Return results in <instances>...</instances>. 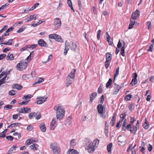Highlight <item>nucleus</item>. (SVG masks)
<instances>
[{
  "mask_svg": "<svg viewBox=\"0 0 154 154\" xmlns=\"http://www.w3.org/2000/svg\"><path fill=\"white\" fill-rule=\"evenodd\" d=\"M86 142L88 143V148L87 149L88 151L90 153H93L95 150V147L93 146V145L91 144V141L90 139L87 140Z\"/></svg>",
  "mask_w": 154,
  "mask_h": 154,
  "instance_id": "obj_4",
  "label": "nucleus"
},
{
  "mask_svg": "<svg viewBox=\"0 0 154 154\" xmlns=\"http://www.w3.org/2000/svg\"><path fill=\"white\" fill-rule=\"evenodd\" d=\"M132 95L128 94L125 97V99L127 101H128L131 99V97Z\"/></svg>",
  "mask_w": 154,
  "mask_h": 154,
  "instance_id": "obj_46",
  "label": "nucleus"
},
{
  "mask_svg": "<svg viewBox=\"0 0 154 154\" xmlns=\"http://www.w3.org/2000/svg\"><path fill=\"white\" fill-rule=\"evenodd\" d=\"M7 129H5L4 131H3L0 134V138L1 137H4L5 136V133L6 132H5V131H6L7 130Z\"/></svg>",
  "mask_w": 154,
  "mask_h": 154,
  "instance_id": "obj_44",
  "label": "nucleus"
},
{
  "mask_svg": "<svg viewBox=\"0 0 154 154\" xmlns=\"http://www.w3.org/2000/svg\"><path fill=\"white\" fill-rule=\"evenodd\" d=\"M74 78H72H72H69V77H67V83H66V86H69L74 81Z\"/></svg>",
  "mask_w": 154,
  "mask_h": 154,
  "instance_id": "obj_15",
  "label": "nucleus"
},
{
  "mask_svg": "<svg viewBox=\"0 0 154 154\" xmlns=\"http://www.w3.org/2000/svg\"><path fill=\"white\" fill-rule=\"evenodd\" d=\"M121 54L123 57L125 56V48H122L121 50Z\"/></svg>",
  "mask_w": 154,
  "mask_h": 154,
  "instance_id": "obj_58",
  "label": "nucleus"
},
{
  "mask_svg": "<svg viewBox=\"0 0 154 154\" xmlns=\"http://www.w3.org/2000/svg\"><path fill=\"white\" fill-rule=\"evenodd\" d=\"M135 23V21L130 20V23L129 25V29H131L133 27V26L134 25Z\"/></svg>",
  "mask_w": 154,
  "mask_h": 154,
  "instance_id": "obj_41",
  "label": "nucleus"
},
{
  "mask_svg": "<svg viewBox=\"0 0 154 154\" xmlns=\"http://www.w3.org/2000/svg\"><path fill=\"white\" fill-rule=\"evenodd\" d=\"M31 140L30 139H28L27 140L25 143L26 145L27 146L31 144Z\"/></svg>",
  "mask_w": 154,
  "mask_h": 154,
  "instance_id": "obj_57",
  "label": "nucleus"
},
{
  "mask_svg": "<svg viewBox=\"0 0 154 154\" xmlns=\"http://www.w3.org/2000/svg\"><path fill=\"white\" fill-rule=\"evenodd\" d=\"M119 67H118L116 69V72L115 73L114 75V80H115L116 77L119 74Z\"/></svg>",
  "mask_w": 154,
  "mask_h": 154,
  "instance_id": "obj_42",
  "label": "nucleus"
},
{
  "mask_svg": "<svg viewBox=\"0 0 154 154\" xmlns=\"http://www.w3.org/2000/svg\"><path fill=\"white\" fill-rule=\"evenodd\" d=\"M6 77H4L0 80V82L2 84H4V83H5V80H6Z\"/></svg>",
  "mask_w": 154,
  "mask_h": 154,
  "instance_id": "obj_63",
  "label": "nucleus"
},
{
  "mask_svg": "<svg viewBox=\"0 0 154 154\" xmlns=\"http://www.w3.org/2000/svg\"><path fill=\"white\" fill-rule=\"evenodd\" d=\"M20 124V123H15L11 124V126L12 128H13L14 127H15V126H17L19 125Z\"/></svg>",
  "mask_w": 154,
  "mask_h": 154,
  "instance_id": "obj_59",
  "label": "nucleus"
},
{
  "mask_svg": "<svg viewBox=\"0 0 154 154\" xmlns=\"http://www.w3.org/2000/svg\"><path fill=\"white\" fill-rule=\"evenodd\" d=\"M47 98V97H43L42 99L37 100L36 102H35V103H36L37 104H38L43 103L46 100Z\"/></svg>",
  "mask_w": 154,
  "mask_h": 154,
  "instance_id": "obj_20",
  "label": "nucleus"
},
{
  "mask_svg": "<svg viewBox=\"0 0 154 154\" xmlns=\"http://www.w3.org/2000/svg\"><path fill=\"white\" fill-rule=\"evenodd\" d=\"M122 122L121 120H119L116 125V127L118 128H119L121 126Z\"/></svg>",
  "mask_w": 154,
  "mask_h": 154,
  "instance_id": "obj_49",
  "label": "nucleus"
},
{
  "mask_svg": "<svg viewBox=\"0 0 154 154\" xmlns=\"http://www.w3.org/2000/svg\"><path fill=\"white\" fill-rule=\"evenodd\" d=\"M39 128L41 131L42 132H45L46 131V128L44 122L41 123L39 125Z\"/></svg>",
  "mask_w": 154,
  "mask_h": 154,
  "instance_id": "obj_18",
  "label": "nucleus"
},
{
  "mask_svg": "<svg viewBox=\"0 0 154 154\" xmlns=\"http://www.w3.org/2000/svg\"><path fill=\"white\" fill-rule=\"evenodd\" d=\"M69 43H67V41L66 40L65 43V49L64 51V54L65 55L66 54L68 51L69 49Z\"/></svg>",
  "mask_w": 154,
  "mask_h": 154,
  "instance_id": "obj_12",
  "label": "nucleus"
},
{
  "mask_svg": "<svg viewBox=\"0 0 154 154\" xmlns=\"http://www.w3.org/2000/svg\"><path fill=\"white\" fill-rule=\"evenodd\" d=\"M38 45L41 47H47L48 45L46 42L42 39H40L38 42Z\"/></svg>",
  "mask_w": 154,
  "mask_h": 154,
  "instance_id": "obj_9",
  "label": "nucleus"
},
{
  "mask_svg": "<svg viewBox=\"0 0 154 154\" xmlns=\"http://www.w3.org/2000/svg\"><path fill=\"white\" fill-rule=\"evenodd\" d=\"M143 126L145 129H147L149 128V125L146 122H145L143 125Z\"/></svg>",
  "mask_w": 154,
  "mask_h": 154,
  "instance_id": "obj_47",
  "label": "nucleus"
},
{
  "mask_svg": "<svg viewBox=\"0 0 154 154\" xmlns=\"http://www.w3.org/2000/svg\"><path fill=\"white\" fill-rule=\"evenodd\" d=\"M153 48V45L152 44H151L149 47V48L147 50L148 51H151L152 52V49Z\"/></svg>",
  "mask_w": 154,
  "mask_h": 154,
  "instance_id": "obj_60",
  "label": "nucleus"
},
{
  "mask_svg": "<svg viewBox=\"0 0 154 154\" xmlns=\"http://www.w3.org/2000/svg\"><path fill=\"white\" fill-rule=\"evenodd\" d=\"M137 74L136 73H134L133 74L134 78L132 79L131 82V84L132 86H134L137 83Z\"/></svg>",
  "mask_w": 154,
  "mask_h": 154,
  "instance_id": "obj_10",
  "label": "nucleus"
},
{
  "mask_svg": "<svg viewBox=\"0 0 154 154\" xmlns=\"http://www.w3.org/2000/svg\"><path fill=\"white\" fill-rule=\"evenodd\" d=\"M140 15V12L139 10H137L133 13L131 16V18L133 20L136 19Z\"/></svg>",
  "mask_w": 154,
  "mask_h": 154,
  "instance_id": "obj_11",
  "label": "nucleus"
},
{
  "mask_svg": "<svg viewBox=\"0 0 154 154\" xmlns=\"http://www.w3.org/2000/svg\"><path fill=\"white\" fill-rule=\"evenodd\" d=\"M12 108V106L10 105H7L4 107V109L5 110L11 109Z\"/></svg>",
  "mask_w": 154,
  "mask_h": 154,
  "instance_id": "obj_43",
  "label": "nucleus"
},
{
  "mask_svg": "<svg viewBox=\"0 0 154 154\" xmlns=\"http://www.w3.org/2000/svg\"><path fill=\"white\" fill-rule=\"evenodd\" d=\"M57 120L55 118L53 119L50 124V129L51 130H54L57 126L56 123L57 122Z\"/></svg>",
  "mask_w": 154,
  "mask_h": 154,
  "instance_id": "obj_8",
  "label": "nucleus"
},
{
  "mask_svg": "<svg viewBox=\"0 0 154 154\" xmlns=\"http://www.w3.org/2000/svg\"><path fill=\"white\" fill-rule=\"evenodd\" d=\"M121 87L119 85H116V86L114 88L112 94H117L119 91Z\"/></svg>",
  "mask_w": 154,
  "mask_h": 154,
  "instance_id": "obj_17",
  "label": "nucleus"
},
{
  "mask_svg": "<svg viewBox=\"0 0 154 154\" xmlns=\"http://www.w3.org/2000/svg\"><path fill=\"white\" fill-rule=\"evenodd\" d=\"M44 21H41V20H40L37 22L36 23H33L32 25V26H33L34 27H35L36 26H37L39 25L40 24H41L42 23L44 22Z\"/></svg>",
  "mask_w": 154,
  "mask_h": 154,
  "instance_id": "obj_39",
  "label": "nucleus"
},
{
  "mask_svg": "<svg viewBox=\"0 0 154 154\" xmlns=\"http://www.w3.org/2000/svg\"><path fill=\"white\" fill-rule=\"evenodd\" d=\"M56 35V34H50L49 35V38H53L55 39Z\"/></svg>",
  "mask_w": 154,
  "mask_h": 154,
  "instance_id": "obj_61",
  "label": "nucleus"
},
{
  "mask_svg": "<svg viewBox=\"0 0 154 154\" xmlns=\"http://www.w3.org/2000/svg\"><path fill=\"white\" fill-rule=\"evenodd\" d=\"M116 114L115 113L113 114V116L112 117V119L110 121L111 122H115L116 121Z\"/></svg>",
  "mask_w": 154,
  "mask_h": 154,
  "instance_id": "obj_55",
  "label": "nucleus"
},
{
  "mask_svg": "<svg viewBox=\"0 0 154 154\" xmlns=\"http://www.w3.org/2000/svg\"><path fill=\"white\" fill-rule=\"evenodd\" d=\"M61 22L59 18H56L54 19L53 25L55 26L56 29L60 28L61 26Z\"/></svg>",
  "mask_w": 154,
  "mask_h": 154,
  "instance_id": "obj_7",
  "label": "nucleus"
},
{
  "mask_svg": "<svg viewBox=\"0 0 154 154\" xmlns=\"http://www.w3.org/2000/svg\"><path fill=\"white\" fill-rule=\"evenodd\" d=\"M37 145L36 144H34L29 146L30 148L33 150H36L37 149Z\"/></svg>",
  "mask_w": 154,
  "mask_h": 154,
  "instance_id": "obj_33",
  "label": "nucleus"
},
{
  "mask_svg": "<svg viewBox=\"0 0 154 154\" xmlns=\"http://www.w3.org/2000/svg\"><path fill=\"white\" fill-rule=\"evenodd\" d=\"M106 60L109 61L112 59V55L109 53H107L106 54Z\"/></svg>",
  "mask_w": 154,
  "mask_h": 154,
  "instance_id": "obj_30",
  "label": "nucleus"
},
{
  "mask_svg": "<svg viewBox=\"0 0 154 154\" xmlns=\"http://www.w3.org/2000/svg\"><path fill=\"white\" fill-rule=\"evenodd\" d=\"M126 115V112H125L124 113H122L120 116V117L122 119L120 120L122 122L123 120L125 118V116Z\"/></svg>",
  "mask_w": 154,
  "mask_h": 154,
  "instance_id": "obj_35",
  "label": "nucleus"
},
{
  "mask_svg": "<svg viewBox=\"0 0 154 154\" xmlns=\"http://www.w3.org/2000/svg\"><path fill=\"white\" fill-rule=\"evenodd\" d=\"M97 95L96 92H93L92 93L90 97V101H89L90 103H91L92 101L94 99V98Z\"/></svg>",
  "mask_w": 154,
  "mask_h": 154,
  "instance_id": "obj_26",
  "label": "nucleus"
},
{
  "mask_svg": "<svg viewBox=\"0 0 154 154\" xmlns=\"http://www.w3.org/2000/svg\"><path fill=\"white\" fill-rule=\"evenodd\" d=\"M36 113L37 114V115L35 117V119L37 120L41 118V114L39 112Z\"/></svg>",
  "mask_w": 154,
  "mask_h": 154,
  "instance_id": "obj_50",
  "label": "nucleus"
},
{
  "mask_svg": "<svg viewBox=\"0 0 154 154\" xmlns=\"http://www.w3.org/2000/svg\"><path fill=\"white\" fill-rule=\"evenodd\" d=\"M12 87L13 88L16 89L18 90H21L23 87L22 85L18 84L13 85H12Z\"/></svg>",
  "mask_w": 154,
  "mask_h": 154,
  "instance_id": "obj_23",
  "label": "nucleus"
},
{
  "mask_svg": "<svg viewBox=\"0 0 154 154\" xmlns=\"http://www.w3.org/2000/svg\"><path fill=\"white\" fill-rule=\"evenodd\" d=\"M109 61H107V60H106V61L105 62V68L106 69L108 68L109 65Z\"/></svg>",
  "mask_w": 154,
  "mask_h": 154,
  "instance_id": "obj_62",
  "label": "nucleus"
},
{
  "mask_svg": "<svg viewBox=\"0 0 154 154\" xmlns=\"http://www.w3.org/2000/svg\"><path fill=\"white\" fill-rule=\"evenodd\" d=\"M99 143V140L96 139L93 141V143L91 142V144L93 145V146L96 148L98 146Z\"/></svg>",
  "mask_w": 154,
  "mask_h": 154,
  "instance_id": "obj_27",
  "label": "nucleus"
},
{
  "mask_svg": "<svg viewBox=\"0 0 154 154\" xmlns=\"http://www.w3.org/2000/svg\"><path fill=\"white\" fill-rule=\"evenodd\" d=\"M54 110L56 112L57 119H62L64 116L65 111L62 106L58 104L54 106Z\"/></svg>",
  "mask_w": 154,
  "mask_h": 154,
  "instance_id": "obj_1",
  "label": "nucleus"
},
{
  "mask_svg": "<svg viewBox=\"0 0 154 154\" xmlns=\"http://www.w3.org/2000/svg\"><path fill=\"white\" fill-rule=\"evenodd\" d=\"M50 147L53 154H60V149L57 143H51L50 145Z\"/></svg>",
  "mask_w": 154,
  "mask_h": 154,
  "instance_id": "obj_2",
  "label": "nucleus"
},
{
  "mask_svg": "<svg viewBox=\"0 0 154 154\" xmlns=\"http://www.w3.org/2000/svg\"><path fill=\"white\" fill-rule=\"evenodd\" d=\"M32 97V95H30V94H28L25 96H24L22 97V99L23 100H28L29 99L31 98Z\"/></svg>",
  "mask_w": 154,
  "mask_h": 154,
  "instance_id": "obj_37",
  "label": "nucleus"
},
{
  "mask_svg": "<svg viewBox=\"0 0 154 154\" xmlns=\"http://www.w3.org/2000/svg\"><path fill=\"white\" fill-rule=\"evenodd\" d=\"M17 111L23 113H28L31 111V109L27 107H21L17 109Z\"/></svg>",
  "mask_w": 154,
  "mask_h": 154,
  "instance_id": "obj_6",
  "label": "nucleus"
},
{
  "mask_svg": "<svg viewBox=\"0 0 154 154\" xmlns=\"http://www.w3.org/2000/svg\"><path fill=\"white\" fill-rule=\"evenodd\" d=\"M7 75L8 73H7V71H3L0 75V79L2 78L3 76H5V77L7 78Z\"/></svg>",
  "mask_w": 154,
  "mask_h": 154,
  "instance_id": "obj_40",
  "label": "nucleus"
},
{
  "mask_svg": "<svg viewBox=\"0 0 154 154\" xmlns=\"http://www.w3.org/2000/svg\"><path fill=\"white\" fill-rule=\"evenodd\" d=\"M70 144L72 146H74L76 145L75 140V139L72 140L70 141Z\"/></svg>",
  "mask_w": 154,
  "mask_h": 154,
  "instance_id": "obj_51",
  "label": "nucleus"
},
{
  "mask_svg": "<svg viewBox=\"0 0 154 154\" xmlns=\"http://www.w3.org/2000/svg\"><path fill=\"white\" fill-rule=\"evenodd\" d=\"M36 19V16L35 15H31L29 17H27L25 19V21L26 22H29L31 21L32 20L34 19L35 20Z\"/></svg>",
  "mask_w": 154,
  "mask_h": 154,
  "instance_id": "obj_13",
  "label": "nucleus"
},
{
  "mask_svg": "<svg viewBox=\"0 0 154 154\" xmlns=\"http://www.w3.org/2000/svg\"><path fill=\"white\" fill-rule=\"evenodd\" d=\"M55 40L59 42H63V40L60 36L56 34L55 36Z\"/></svg>",
  "mask_w": 154,
  "mask_h": 154,
  "instance_id": "obj_25",
  "label": "nucleus"
},
{
  "mask_svg": "<svg viewBox=\"0 0 154 154\" xmlns=\"http://www.w3.org/2000/svg\"><path fill=\"white\" fill-rule=\"evenodd\" d=\"M38 46L37 44H33L32 45H28V48L32 50H33V49L35 48L36 47Z\"/></svg>",
  "mask_w": 154,
  "mask_h": 154,
  "instance_id": "obj_36",
  "label": "nucleus"
},
{
  "mask_svg": "<svg viewBox=\"0 0 154 154\" xmlns=\"http://www.w3.org/2000/svg\"><path fill=\"white\" fill-rule=\"evenodd\" d=\"M112 79L110 78L109 79L108 82H107L106 85V87L108 88V87L111 85L112 84Z\"/></svg>",
  "mask_w": 154,
  "mask_h": 154,
  "instance_id": "obj_34",
  "label": "nucleus"
},
{
  "mask_svg": "<svg viewBox=\"0 0 154 154\" xmlns=\"http://www.w3.org/2000/svg\"><path fill=\"white\" fill-rule=\"evenodd\" d=\"M8 27V26L7 25L4 26V27L0 30V33L6 30L7 29Z\"/></svg>",
  "mask_w": 154,
  "mask_h": 154,
  "instance_id": "obj_52",
  "label": "nucleus"
},
{
  "mask_svg": "<svg viewBox=\"0 0 154 154\" xmlns=\"http://www.w3.org/2000/svg\"><path fill=\"white\" fill-rule=\"evenodd\" d=\"M112 146V143H110L107 145V151L109 153L111 154L112 153L111 148Z\"/></svg>",
  "mask_w": 154,
  "mask_h": 154,
  "instance_id": "obj_24",
  "label": "nucleus"
},
{
  "mask_svg": "<svg viewBox=\"0 0 154 154\" xmlns=\"http://www.w3.org/2000/svg\"><path fill=\"white\" fill-rule=\"evenodd\" d=\"M44 81V79H43L42 78H39L38 79V81L37 82H35V84H40V83Z\"/></svg>",
  "mask_w": 154,
  "mask_h": 154,
  "instance_id": "obj_48",
  "label": "nucleus"
},
{
  "mask_svg": "<svg viewBox=\"0 0 154 154\" xmlns=\"http://www.w3.org/2000/svg\"><path fill=\"white\" fill-rule=\"evenodd\" d=\"M13 42V39H11L8 40V41L6 42H3L2 43H1V45L4 44L5 45H11L12 44V43Z\"/></svg>",
  "mask_w": 154,
  "mask_h": 154,
  "instance_id": "obj_31",
  "label": "nucleus"
},
{
  "mask_svg": "<svg viewBox=\"0 0 154 154\" xmlns=\"http://www.w3.org/2000/svg\"><path fill=\"white\" fill-rule=\"evenodd\" d=\"M27 66V63L24 61H20L17 64L16 67L18 70L23 71L26 68Z\"/></svg>",
  "mask_w": 154,
  "mask_h": 154,
  "instance_id": "obj_3",
  "label": "nucleus"
},
{
  "mask_svg": "<svg viewBox=\"0 0 154 154\" xmlns=\"http://www.w3.org/2000/svg\"><path fill=\"white\" fill-rule=\"evenodd\" d=\"M70 46H69V48H71V49L73 51H75L77 48V45L72 42L71 43V44H69Z\"/></svg>",
  "mask_w": 154,
  "mask_h": 154,
  "instance_id": "obj_21",
  "label": "nucleus"
},
{
  "mask_svg": "<svg viewBox=\"0 0 154 154\" xmlns=\"http://www.w3.org/2000/svg\"><path fill=\"white\" fill-rule=\"evenodd\" d=\"M137 129V127H136L133 125L129 124L127 126V130L130 131L131 133L135 134Z\"/></svg>",
  "mask_w": 154,
  "mask_h": 154,
  "instance_id": "obj_5",
  "label": "nucleus"
},
{
  "mask_svg": "<svg viewBox=\"0 0 154 154\" xmlns=\"http://www.w3.org/2000/svg\"><path fill=\"white\" fill-rule=\"evenodd\" d=\"M9 4L8 3H6L5 5H2L0 7V9H1L2 10H3L6 7L8 6Z\"/></svg>",
  "mask_w": 154,
  "mask_h": 154,
  "instance_id": "obj_64",
  "label": "nucleus"
},
{
  "mask_svg": "<svg viewBox=\"0 0 154 154\" xmlns=\"http://www.w3.org/2000/svg\"><path fill=\"white\" fill-rule=\"evenodd\" d=\"M39 4L38 3H36L31 8H30L29 9V11H32L35 9L39 5Z\"/></svg>",
  "mask_w": 154,
  "mask_h": 154,
  "instance_id": "obj_38",
  "label": "nucleus"
},
{
  "mask_svg": "<svg viewBox=\"0 0 154 154\" xmlns=\"http://www.w3.org/2000/svg\"><path fill=\"white\" fill-rule=\"evenodd\" d=\"M147 148L149 152H151L152 151V146L150 144H149L148 145Z\"/></svg>",
  "mask_w": 154,
  "mask_h": 154,
  "instance_id": "obj_54",
  "label": "nucleus"
},
{
  "mask_svg": "<svg viewBox=\"0 0 154 154\" xmlns=\"http://www.w3.org/2000/svg\"><path fill=\"white\" fill-rule=\"evenodd\" d=\"M25 28V27H23L21 28H20L17 31V32L18 33H20L22 32L24 30Z\"/></svg>",
  "mask_w": 154,
  "mask_h": 154,
  "instance_id": "obj_56",
  "label": "nucleus"
},
{
  "mask_svg": "<svg viewBox=\"0 0 154 154\" xmlns=\"http://www.w3.org/2000/svg\"><path fill=\"white\" fill-rule=\"evenodd\" d=\"M14 58L13 54L10 53L8 54L6 57V60H13Z\"/></svg>",
  "mask_w": 154,
  "mask_h": 154,
  "instance_id": "obj_22",
  "label": "nucleus"
},
{
  "mask_svg": "<svg viewBox=\"0 0 154 154\" xmlns=\"http://www.w3.org/2000/svg\"><path fill=\"white\" fill-rule=\"evenodd\" d=\"M67 154H79V153L76 150L72 149L68 150Z\"/></svg>",
  "mask_w": 154,
  "mask_h": 154,
  "instance_id": "obj_28",
  "label": "nucleus"
},
{
  "mask_svg": "<svg viewBox=\"0 0 154 154\" xmlns=\"http://www.w3.org/2000/svg\"><path fill=\"white\" fill-rule=\"evenodd\" d=\"M101 31L100 30H99L97 32V38L98 40H99L100 38V33Z\"/></svg>",
  "mask_w": 154,
  "mask_h": 154,
  "instance_id": "obj_53",
  "label": "nucleus"
},
{
  "mask_svg": "<svg viewBox=\"0 0 154 154\" xmlns=\"http://www.w3.org/2000/svg\"><path fill=\"white\" fill-rule=\"evenodd\" d=\"M76 71L75 69H72L71 72L68 74L67 77H69V78H72H72H74Z\"/></svg>",
  "mask_w": 154,
  "mask_h": 154,
  "instance_id": "obj_16",
  "label": "nucleus"
},
{
  "mask_svg": "<svg viewBox=\"0 0 154 154\" xmlns=\"http://www.w3.org/2000/svg\"><path fill=\"white\" fill-rule=\"evenodd\" d=\"M37 115V114H36V113L35 112H31L29 114V116L30 119H32L33 118V117H35Z\"/></svg>",
  "mask_w": 154,
  "mask_h": 154,
  "instance_id": "obj_32",
  "label": "nucleus"
},
{
  "mask_svg": "<svg viewBox=\"0 0 154 154\" xmlns=\"http://www.w3.org/2000/svg\"><path fill=\"white\" fill-rule=\"evenodd\" d=\"M8 94L10 95H14L16 94V91L14 90H12L9 92Z\"/></svg>",
  "mask_w": 154,
  "mask_h": 154,
  "instance_id": "obj_45",
  "label": "nucleus"
},
{
  "mask_svg": "<svg viewBox=\"0 0 154 154\" xmlns=\"http://www.w3.org/2000/svg\"><path fill=\"white\" fill-rule=\"evenodd\" d=\"M18 148L16 145H14L11 147L8 151V154H11L12 153L15 152L16 149Z\"/></svg>",
  "mask_w": 154,
  "mask_h": 154,
  "instance_id": "obj_19",
  "label": "nucleus"
},
{
  "mask_svg": "<svg viewBox=\"0 0 154 154\" xmlns=\"http://www.w3.org/2000/svg\"><path fill=\"white\" fill-rule=\"evenodd\" d=\"M126 119H124V122L122 126V130L124 131H125L127 129V126L128 125H127L126 123Z\"/></svg>",
  "mask_w": 154,
  "mask_h": 154,
  "instance_id": "obj_29",
  "label": "nucleus"
},
{
  "mask_svg": "<svg viewBox=\"0 0 154 154\" xmlns=\"http://www.w3.org/2000/svg\"><path fill=\"white\" fill-rule=\"evenodd\" d=\"M97 109L99 114H102L103 113L104 108L102 105L100 104L98 105Z\"/></svg>",
  "mask_w": 154,
  "mask_h": 154,
  "instance_id": "obj_14",
  "label": "nucleus"
}]
</instances>
